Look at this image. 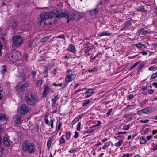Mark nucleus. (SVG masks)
Here are the masks:
<instances>
[{"mask_svg": "<svg viewBox=\"0 0 157 157\" xmlns=\"http://www.w3.org/2000/svg\"><path fill=\"white\" fill-rule=\"evenodd\" d=\"M49 13L46 12H42L40 16V18L38 21V24L39 26H44L46 25H51L52 23L51 22V19L49 18Z\"/></svg>", "mask_w": 157, "mask_h": 157, "instance_id": "f257e3e1", "label": "nucleus"}, {"mask_svg": "<svg viewBox=\"0 0 157 157\" xmlns=\"http://www.w3.org/2000/svg\"><path fill=\"white\" fill-rule=\"evenodd\" d=\"M25 99L26 103L30 105H35L38 102L36 96L30 92L26 93Z\"/></svg>", "mask_w": 157, "mask_h": 157, "instance_id": "f03ea898", "label": "nucleus"}, {"mask_svg": "<svg viewBox=\"0 0 157 157\" xmlns=\"http://www.w3.org/2000/svg\"><path fill=\"white\" fill-rule=\"evenodd\" d=\"M22 149L24 152H27L30 154H33L36 151L34 144L32 143H29L27 140H25L24 142Z\"/></svg>", "mask_w": 157, "mask_h": 157, "instance_id": "7ed1b4c3", "label": "nucleus"}, {"mask_svg": "<svg viewBox=\"0 0 157 157\" xmlns=\"http://www.w3.org/2000/svg\"><path fill=\"white\" fill-rule=\"evenodd\" d=\"M9 57L10 60L13 62L21 60L22 59L21 52L15 50L11 51V53Z\"/></svg>", "mask_w": 157, "mask_h": 157, "instance_id": "20e7f679", "label": "nucleus"}, {"mask_svg": "<svg viewBox=\"0 0 157 157\" xmlns=\"http://www.w3.org/2000/svg\"><path fill=\"white\" fill-rule=\"evenodd\" d=\"M12 42L13 47L18 48L23 43V39L20 35L15 36L12 38Z\"/></svg>", "mask_w": 157, "mask_h": 157, "instance_id": "39448f33", "label": "nucleus"}, {"mask_svg": "<svg viewBox=\"0 0 157 157\" xmlns=\"http://www.w3.org/2000/svg\"><path fill=\"white\" fill-rule=\"evenodd\" d=\"M29 110V108L25 104H23L19 109V113L22 115L27 113Z\"/></svg>", "mask_w": 157, "mask_h": 157, "instance_id": "423d86ee", "label": "nucleus"}, {"mask_svg": "<svg viewBox=\"0 0 157 157\" xmlns=\"http://www.w3.org/2000/svg\"><path fill=\"white\" fill-rule=\"evenodd\" d=\"M49 13V18H51V22L52 23H54L56 21V19H55L54 20V21L53 22V21H52V18H55L56 17H58V13L57 10H55L54 11L51 12L50 13Z\"/></svg>", "mask_w": 157, "mask_h": 157, "instance_id": "0eeeda50", "label": "nucleus"}, {"mask_svg": "<svg viewBox=\"0 0 157 157\" xmlns=\"http://www.w3.org/2000/svg\"><path fill=\"white\" fill-rule=\"evenodd\" d=\"M29 86V84L25 83L22 84H20L17 86V90L19 91H24L26 90L27 87Z\"/></svg>", "mask_w": 157, "mask_h": 157, "instance_id": "6e6552de", "label": "nucleus"}, {"mask_svg": "<svg viewBox=\"0 0 157 157\" xmlns=\"http://www.w3.org/2000/svg\"><path fill=\"white\" fill-rule=\"evenodd\" d=\"M61 14H62V16L61 17H66L68 20L67 22L69 21V20H73L74 19L72 15L68 14L67 12H63Z\"/></svg>", "mask_w": 157, "mask_h": 157, "instance_id": "1a4fd4ad", "label": "nucleus"}, {"mask_svg": "<svg viewBox=\"0 0 157 157\" xmlns=\"http://www.w3.org/2000/svg\"><path fill=\"white\" fill-rule=\"evenodd\" d=\"M132 19L130 18H128L127 21L124 23V26L122 28L123 30H124L128 29L130 27L132 24L131 23Z\"/></svg>", "mask_w": 157, "mask_h": 157, "instance_id": "9d476101", "label": "nucleus"}, {"mask_svg": "<svg viewBox=\"0 0 157 157\" xmlns=\"http://www.w3.org/2000/svg\"><path fill=\"white\" fill-rule=\"evenodd\" d=\"M50 88L48 85H45L44 87L43 92V96H47V94L50 92Z\"/></svg>", "mask_w": 157, "mask_h": 157, "instance_id": "9b49d317", "label": "nucleus"}, {"mask_svg": "<svg viewBox=\"0 0 157 157\" xmlns=\"http://www.w3.org/2000/svg\"><path fill=\"white\" fill-rule=\"evenodd\" d=\"M75 74L67 75L66 77L65 80L67 82L71 81L75 78Z\"/></svg>", "mask_w": 157, "mask_h": 157, "instance_id": "f8f14e48", "label": "nucleus"}, {"mask_svg": "<svg viewBox=\"0 0 157 157\" xmlns=\"http://www.w3.org/2000/svg\"><path fill=\"white\" fill-rule=\"evenodd\" d=\"M22 117V116L20 114H17L15 119L14 120V123L16 124H21V119Z\"/></svg>", "mask_w": 157, "mask_h": 157, "instance_id": "ddd939ff", "label": "nucleus"}, {"mask_svg": "<svg viewBox=\"0 0 157 157\" xmlns=\"http://www.w3.org/2000/svg\"><path fill=\"white\" fill-rule=\"evenodd\" d=\"M152 111V108L149 107H147L142 109L143 113L146 114H147L149 113H151Z\"/></svg>", "mask_w": 157, "mask_h": 157, "instance_id": "4468645a", "label": "nucleus"}, {"mask_svg": "<svg viewBox=\"0 0 157 157\" xmlns=\"http://www.w3.org/2000/svg\"><path fill=\"white\" fill-rule=\"evenodd\" d=\"M3 144L6 146L9 147L10 146V144L8 141L7 138L6 136H4L3 138Z\"/></svg>", "mask_w": 157, "mask_h": 157, "instance_id": "2eb2a0df", "label": "nucleus"}, {"mask_svg": "<svg viewBox=\"0 0 157 157\" xmlns=\"http://www.w3.org/2000/svg\"><path fill=\"white\" fill-rule=\"evenodd\" d=\"M98 12L99 10L97 8L90 11V13L92 16H95L98 14Z\"/></svg>", "mask_w": 157, "mask_h": 157, "instance_id": "dca6fc26", "label": "nucleus"}, {"mask_svg": "<svg viewBox=\"0 0 157 157\" xmlns=\"http://www.w3.org/2000/svg\"><path fill=\"white\" fill-rule=\"evenodd\" d=\"M68 50L74 53H75L76 51L75 46L72 45H70L69 48H68Z\"/></svg>", "mask_w": 157, "mask_h": 157, "instance_id": "f3484780", "label": "nucleus"}, {"mask_svg": "<svg viewBox=\"0 0 157 157\" xmlns=\"http://www.w3.org/2000/svg\"><path fill=\"white\" fill-rule=\"evenodd\" d=\"M82 117V116L79 115L76 118L72 121V125L74 124L77 122L80 119H81Z\"/></svg>", "mask_w": 157, "mask_h": 157, "instance_id": "a211bd4d", "label": "nucleus"}, {"mask_svg": "<svg viewBox=\"0 0 157 157\" xmlns=\"http://www.w3.org/2000/svg\"><path fill=\"white\" fill-rule=\"evenodd\" d=\"M110 34L111 33L109 31H104L98 34V36L100 37L104 36H109Z\"/></svg>", "mask_w": 157, "mask_h": 157, "instance_id": "6ab92c4d", "label": "nucleus"}, {"mask_svg": "<svg viewBox=\"0 0 157 157\" xmlns=\"http://www.w3.org/2000/svg\"><path fill=\"white\" fill-rule=\"evenodd\" d=\"M8 119L6 116L3 114H0V121H4Z\"/></svg>", "mask_w": 157, "mask_h": 157, "instance_id": "aec40b11", "label": "nucleus"}, {"mask_svg": "<svg viewBox=\"0 0 157 157\" xmlns=\"http://www.w3.org/2000/svg\"><path fill=\"white\" fill-rule=\"evenodd\" d=\"M140 141L141 144H145L146 142V140L145 137L142 136L140 139Z\"/></svg>", "mask_w": 157, "mask_h": 157, "instance_id": "412c9836", "label": "nucleus"}, {"mask_svg": "<svg viewBox=\"0 0 157 157\" xmlns=\"http://www.w3.org/2000/svg\"><path fill=\"white\" fill-rule=\"evenodd\" d=\"M147 33V31L144 30L143 28H141L139 30V34H141L142 35L146 34Z\"/></svg>", "mask_w": 157, "mask_h": 157, "instance_id": "4be33fe9", "label": "nucleus"}, {"mask_svg": "<svg viewBox=\"0 0 157 157\" xmlns=\"http://www.w3.org/2000/svg\"><path fill=\"white\" fill-rule=\"evenodd\" d=\"M147 102L148 100L146 99L144 100L142 102H140V106L141 107L144 106Z\"/></svg>", "mask_w": 157, "mask_h": 157, "instance_id": "5701e85b", "label": "nucleus"}, {"mask_svg": "<svg viewBox=\"0 0 157 157\" xmlns=\"http://www.w3.org/2000/svg\"><path fill=\"white\" fill-rule=\"evenodd\" d=\"M64 136H61L59 140V141L61 144H64L65 143V140L63 137Z\"/></svg>", "mask_w": 157, "mask_h": 157, "instance_id": "b1692460", "label": "nucleus"}, {"mask_svg": "<svg viewBox=\"0 0 157 157\" xmlns=\"http://www.w3.org/2000/svg\"><path fill=\"white\" fill-rule=\"evenodd\" d=\"M110 145V142H107L106 143H105V145L102 147V148L103 149H105Z\"/></svg>", "mask_w": 157, "mask_h": 157, "instance_id": "393cba45", "label": "nucleus"}, {"mask_svg": "<svg viewBox=\"0 0 157 157\" xmlns=\"http://www.w3.org/2000/svg\"><path fill=\"white\" fill-rule=\"evenodd\" d=\"M123 143V140H121L119 141L118 142L115 143L114 145L115 146H117V147H119Z\"/></svg>", "mask_w": 157, "mask_h": 157, "instance_id": "a878e982", "label": "nucleus"}, {"mask_svg": "<svg viewBox=\"0 0 157 157\" xmlns=\"http://www.w3.org/2000/svg\"><path fill=\"white\" fill-rule=\"evenodd\" d=\"M3 93L2 88V86L0 85V99L3 97Z\"/></svg>", "mask_w": 157, "mask_h": 157, "instance_id": "bb28decb", "label": "nucleus"}, {"mask_svg": "<svg viewBox=\"0 0 157 157\" xmlns=\"http://www.w3.org/2000/svg\"><path fill=\"white\" fill-rule=\"evenodd\" d=\"M3 69L1 71V72L2 74H3L6 72V66L5 65H3L2 66Z\"/></svg>", "mask_w": 157, "mask_h": 157, "instance_id": "cd10ccee", "label": "nucleus"}, {"mask_svg": "<svg viewBox=\"0 0 157 157\" xmlns=\"http://www.w3.org/2000/svg\"><path fill=\"white\" fill-rule=\"evenodd\" d=\"M71 136L70 133L68 132H67L66 133V138L67 140H68L70 138Z\"/></svg>", "mask_w": 157, "mask_h": 157, "instance_id": "c85d7f7f", "label": "nucleus"}, {"mask_svg": "<svg viewBox=\"0 0 157 157\" xmlns=\"http://www.w3.org/2000/svg\"><path fill=\"white\" fill-rule=\"evenodd\" d=\"M94 92V90L93 89H89V97L92 95Z\"/></svg>", "mask_w": 157, "mask_h": 157, "instance_id": "c756f323", "label": "nucleus"}, {"mask_svg": "<svg viewBox=\"0 0 157 157\" xmlns=\"http://www.w3.org/2000/svg\"><path fill=\"white\" fill-rule=\"evenodd\" d=\"M148 70L149 71H153L155 70H157V67H155V66H152L149 68Z\"/></svg>", "mask_w": 157, "mask_h": 157, "instance_id": "7c9ffc66", "label": "nucleus"}, {"mask_svg": "<svg viewBox=\"0 0 157 157\" xmlns=\"http://www.w3.org/2000/svg\"><path fill=\"white\" fill-rule=\"evenodd\" d=\"M49 38L48 37H46L42 38L41 41L42 42H44L47 41L49 39Z\"/></svg>", "mask_w": 157, "mask_h": 157, "instance_id": "2f4dec72", "label": "nucleus"}, {"mask_svg": "<svg viewBox=\"0 0 157 157\" xmlns=\"http://www.w3.org/2000/svg\"><path fill=\"white\" fill-rule=\"evenodd\" d=\"M135 45L136 47H137L138 48H141L143 46V44H142L141 43H139L137 44H135Z\"/></svg>", "mask_w": 157, "mask_h": 157, "instance_id": "473e14b6", "label": "nucleus"}, {"mask_svg": "<svg viewBox=\"0 0 157 157\" xmlns=\"http://www.w3.org/2000/svg\"><path fill=\"white\" fill-rule=\"evenodd\" d=\"M51 143H52L51 140H49L48 141L47 143V147L48 149H49L50 148V147H51Z\"/></svg>", "mask_w": 157, "mask_h": 157, "instance_id": "72a5a7b5", "label": "nucleus"}, {"mask_svg": "<svg viewBox=\"0 0 157 157\" xmlns=\"http://www.w3.org/2000/svg\"><path fill=\"white\" fill-rule=\"evenodd\" d=\"M59 98L58 97V95H57L55 96L54 98L52 99V100L53 102H56V101L58 99H59Z\"/></svg>", "mask_w": 157, "mask_h": 157, "instance_id": "f704fd0d", "label": "nucleus"}, {"mask_svg": "<svg viewBox=\"0 0 157 157\" xmlns=\"http://www.w3.org/2000/svg\"><path fill=\"white\" fill-rule=\"evenodd\" d=\"M156 77L157 78L156 73H153L151 76V77L150 78V79L151 80V79H154L155 78H156Z\"/></svg>", "mask_w": 157, "mask_h": 157, "instance_id": "c9c22d12", "label": "nucleus"}, {"mask_svg": "<svg viewBox=\"0 0 157 157\" xmlns=\"http://www.w3.org/2000/svg\"><path fill=\"white\" fill-rule=\"evenodd\" d=\"M20 77L22 79V80H25V76L24 73H22L21 75H20Z\"/></svg>", "mask_w": 157, "mask_h": 157, "instance_id": "e433bc0d", "label": "nucleus"}, {"mask_svg": "<svg viewBox=\"0 0 157 157\" xmlns=\"http://www.w3.org/2000/svg\"><path fill=\"white\" fill-rule=\"evenodd\" d=\"M130 125H128L124 126L123 128V129L124 130H128L130 128Z\"/></svg>", "mask_w": 157, "mask_h": 157, "instance_id": "4c0bfd02", "label": "nucleus"}, {"mask_svg": "<svg viewBox=\"0 0 157 157\" xmlns=\"http://www.w3.org/2000/svg\"><path fill=\"white\" fill-rule=\"evenodd\" d=\"M132 155V154L127 153L123 155L122 157H129L131 156Z\"/></svg>", "mask_w": 157, "mask_h": 157, "instance_id": "58836bf2", "label": "nucleus"}, {"mask_svg": "<svg viewBox=\"0 0 157 157\" xmlns=\"http://www.w3.org/2000/svg\"><path fill=\"white\" fill-rule=\"evenodd\" d=\"M101 124V122L100 121H97V124L94 125H93L92 126V127H95L96 126H99Z\"/></svg>", "mask_w": 157, "mask_h": 157, "instance_id": "ea45409f", "label": "nucleus"}, {"mask_svg": "<svg viewBox=\"0 0 157 157\" xmlns=\"http://www.w3.org/2000/svg\"><path fill=\"white\" fill-rule=\"evenodd\" d=\"M144 66V65L143 64H140L138 67L137 70L139 72L141 68L143 67Z\"/></svg>", "mask_w": 157, "mask_h": 157, "instance_id": "a19ab883", "label": "nucleus"}, {"mask_svg": "<svg viewBox=\"0 0 157 157\" xmlns=\"http://www.w3.org/2000/svg\"><path fill=\"white\" fill-rule=\"evenodd\" d=\"M88 104V100H86L83 103L82 106H87Z\"/></svg>", "mask_w": 157, "mask_h": 157, "instance_id": "79ce46f5", "label": "nucleus"}, {"mask_svg": "<svg viewBox=\"0 0 157 157\" xmlns=\"http://www.w3.org/2000/svg\"><path fill=\"white\" fill-rule=\"evenodd\" d=\"M93 127H92V126H91L90 127H89V133H92L94 131V129L91 128Z\"/></svg>", "mask_w": 157, "mask_h": 157, "instance_id": "37998d69", "label": "nucleus"}, {"mask_svg": "<svg viewBox=\"0 0 157 157\" xmlns=\"http://www.w3.org/2000/svg\"><path fill=\"white\" fill-rule=\"evenodd\" d=\"M113 110V109L112 108H111L109 109L108 112L106 113V115L108 116H109L110 113H111Z\"/></svg>", "mask_w": 157, "mask_h": 157, "instance_id": "c03bdc74", "label": "nucleus"}, {"mask_svg": "<svg viewBox=\"0 0 157 157\" xmlns=\"http://www.w3.org/2000/svg\"><path fill=\"white\" fill-rule=\"evenodd\" d=\"M43 83V81L42 80H39L37 81V85H40Z\"/></svg>", "mask_w": 157, "mask_h": 157, "instance_id": "a18cd8bd", "label": "nucleus"}, {"mask_svg": "<svg viewBox=\"0 0 157 157\" xmlns=\"http://www.w3.org/2000/svg\"><path fill=\"white\" fill-rule=\"evenodd\" d=\"M148 130L149 129L148 128H146L142 132L144 134H146L148 133Z\"/></svg>", "mask_w": 157, "mask_h": 157, "instance_id": "49530a36", "label": "nucleus"}, {"mask_svg": "<svg viewBox=\"0 0 157 157\" xmlns=\"http://www.w3.org/2000/svg\"><path fill=\"white\" fill-rule=\"evenodd\" d=\"M3 149L2 148H0V157H2L3 155Z\"/></svg>", "mask_w": 157, "mask_h": 157, "instance_id": "de8ad7c7", "label": "nucleus"}, {"mask_svg": "<svg viewBox=\"0 0 157 157\" xmlns=\"http://www.w3.org/2000/svg\"><path fill=\"white\" fill-rule=\"evenodd\" d=\"M76 151H77L76 150L74 149H72L69 150V152L70 153H75Z\"/></svg>", "mask_w": 157, "mask_h": 157, "instance_id": "09e8293b", "label": "nucleus"}, {"mask_svg": "<svg viewBox=\"0 0 157 157\" xmlns=\"http://www.w3.org/2000/svg\"><path fill=\"white\" fill-rule=\"evenodd\" d=\"M55 121L54 119H51L50 120L51 124L50 125L52 128H53V122Z\"/></svg>", "mask_w": 157, "mask_h": 157, "instance_id": "8fccbe9b", "label": "nucleus"}, {"mask_svg": "<svg viewBox=\"0 0 157 157\" xmlns=\"http://www.w3.org/2000/svg\"><path fill=\"white\" fill-rule=\"evenodd\" d=\"M136 11H141L142 12H144V8L141 7L140 9H137L136 10Z\"/></svg>", "mask_w": 157, "mask_h": 157, "instance_id": "3c124183", "label": "nucleus"}, {"mask_svg": "<svg viewBox=\"0 0 157 157\" xmlns=\"http://www.w3.org/2000/svg\"><path fill=\"white\" fill-rule=\"evenodd\" d=\"M67 75H71L72 74H73L72 73V71L70 70H68L67 72Z\"/></svg>", "mask_w": 157, "mask_h": 157, "instance_id": "603ef678", "label": "nucleus"}, {"mask_svg": "<svg viewBox=\"0 0 157 157\" xmlns=\"http://www.w3.org/2000/svg\"><path fill=\"white\" fill-rule=\"evenodd\" d=\"M139 63V62H136L135 63H134L132 65V67L131 68V69H132L133 68H134V67H136L138 65Z\"/></svg>", "mask_w": 157, "mask_h": 157, "instance_id": "864d4df0", "label": "nucleus"}, {"mask_svg": "<svg viewBox=\"0 0 157 157\" xmlns=\"http://www.w3.org/2000/svg\"><path fill=\"white\" fill-rule=\"evenodd\" d=\"M149 121V120L148 119H146L144 121L143 120H141L140 121V122L141 123H148Z\"/></svg>", "mask_w": 157, "mask_h": 157, "instance_id": "5fc2aeb1", "label": "nucleus"}, {"mask_svg": "<svg viewBox=\"0 0 157 157\" xmlns=\"http://www.w3.org/2000/svg\"><path fill=\"white\" fill-rule=\"evenodd\" d=\"M81 123L80 122H79L78 124V126L77 128V130H79L80 129V127H81Z\"/></svg>", "mask_w": 157, "mask_h": 157, "instance_id": "6e6d98bb", "label": "nucleus"}, {"mask_svg": "<svg viewBox=\"0 0 157 157\" xmlns=\"http://www.w3.org/2000/svg\"><path fill=\"white\" fill-rule=\"evenodd\" d=\"M97 70V69L96 68L94 67L93 69H91L90 70H89V72H93L95 71H96Z\"/></svg>", "mask_w": 157, "mask_h": 157, "instance_id": "4d7b16f0", "label": "nucleus"}, {"mask_svg": "<svg viewBox=\"0 0 157 157\" xmlns=\"http://www.w3.org/2000/svg\"><path fill=\"white\" fill-rule=\"evenodd\" d=\"M93 123L94 124V120H89V126H91V124Z\"/></svg>", "mask_w": 157, "mask_h": 157, "instance_id": "13d9d810", "label": "nucleus"}, {"mask_svg": "<svg viewBox=\"0 0 157 157\" xmlns=\"http://www.w3.org/2000/svg\"><path fill=\"white\" fill-rule=\"evenodd\" d=\"M126 107L127 109H132V108L134 107V105H128Z\"/></svg>", "mask_w": 157, "mask_h": 157, "instance_id": "bf43d9fd", "label": "nucleus"}, {"mask_svg": "<svg viewBox=\"0 0 157 157\" xmlns=\"http://www.w3.org/2000/svg\"><path fill=\"white\" fill-rule=\"evenodd\" d=\"M126 133V132H119L117 133L116 134L120 135V134H125Z\"/></svg>", "mask_w": 157, "mask_h": 157, "instance_id": "052dcab7", "label": "nucleus"}, {"mask_svg": "<svg viewBox=\"0 0 157 157\" xmlns=\"http://www.w3.org/2000/svg\"><path fill=\"white\" fill-rule=\"evenodd\" d=\"M17 25V23L16 22H14L12 25V28H15Z\"/></svg>", "mask_w": 157, "mask_h": 157, "instance_id": "680f3d73", "label": "nucleus"}, {"mask_svg": "<svg viewBox=\"0 0 157 157\" xmlns=\"http://www.w3.org/2000/svg\"><path fill=\"white\" fill-rule=\"evenodd\" d=\"M139 53L142 54L143 55H146L148 54L147 52L145 51L141 52Z\"/></svg>", "mask_w": 157, "mask_h": 157, "instance_id": "e2e57ef3", "label": "nucleus"}, {"mask_svg": "<svg viewBox=\"0 0 157 157\" xmlns=\"http://www.w3.org/2000/svg\"><path fill=\"white\" fill-rule=\"evenodd\" d=\"M157 63V59H156L152 61L151 63V64H155Z\"/></svg>", "mask_w": 157, "mask_h": 157, "instance_id": "0e129e2a", "label": "nucleus"}, {"mask_svg": "<svg viewBox=\"0 0 157 157\" xmlns=\"http://www.w3.org/2000/svg\"><path fill=\"white\" fill-rule=\"evenodd\" d=\"M142 110L141 111L138 110L137 111V113L139 115H141L142 113Z\"/></svg>", "mask_w": 157, "mask_h": 157, "instance_id": "69168bd1", "label": "nucleus"}, {"mask_svg": "<svg viewBox=\"0 0 157 157\" xmlns=\"http://www.w3.org/2000/svg\"><path fill=\"white\" fill-rule=\"evenodd\" d=\"M45 122H46V124H47V125H50V122L48 120V119H45Z\"/></svg>", "mask_w": 157, "mask_h": 157, "instance_id": "338daca9", "label": "nucleus"}, {"mask_svg": "<svg viewBox=\"0 0 157 157\" xmlns=\"http://www.w3.org/2000/svg\"><path fill=\"white\" fill-rule=\"evenodd\" d=\"M44 59V57L42 56H41L40 57V58H39V59H38V60L39 62H41V61H43Z\"/></svg>", "mask_w": 157, "mask_h": 157, "instance_id": "774afa93", "label": "nucleus"}]
</instances>
